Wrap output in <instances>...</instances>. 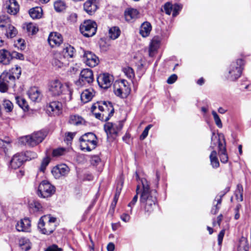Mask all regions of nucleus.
I'll list each match as a JSON object with an SVG mask.
<instances>
[{
	"instance_id": "obj_43",
	"label": "nucleus",
	"mask_w": 251,
	"mask_h": 251,
	"mask_svg": "<svg viewBox=\"0 0 251 251\" xmlns=\"http://www.w3.org/2000/svg\"><path fill=\"white\" fill-rule=\"evenodd\" d=\"M18 105L23 109H26L28 108V104L26 100L22 97H17L16 98Z\"/></svg>"
},
{
	"instance_id": "obj_20",
	"label": "nucleus",
	"mask_w": 251,
	"mask_h": 251,
	"mask_svg": "<svg viewBox=\"0 0 251 251\" xmlns=\"http://www.w3.org/2000/svg\"><path fill=\"white\" fill-rule=\"evenodd\" d=\"M30 226V221L28 218H25L17 222L16 227L18 231L29 232Z\"/></svg>"
},
{
	"instance_id": "obj_19",
	"label": "nucleus",
	"mask_w": 251,
	"mask_h": 251,
	"mask_svg": "<svg viewBox=\"0 0 251 251\" xmlns=\"http://www.w3.org/2000/svg\"><path fill=\"white\" fill-rule=\"evenodd\" d=\"M7 12L11 15L16 14L19 10V5L16 0H9L4 4Z\"/></svg>"
},
{
	"instance_id": "obj_50",
	"label": "nucleus",
	"mask_w": 251,
	"mask_h": 251,
	"mask_svg": "<svg viewBox=\"0 0 251 251\" xmlns=\"http://www.w3.org/2000/svg\"><path fill=\"white\" fill-rule=\"evenodd\" d=\"M65 149L63 148H57L54 149L52 151V156L54 157H59L64 154Z\"/></svg>"
},
{
	"instance_id": "obj_47",
	"label": "nucleus",
	"mask_w": 251,
	"mask_h": 251,
	"mask_svg": "<svg viewBox=\"0 0 251 251\" xmlns=\"http://www.w3.org/2000/svg\"><path fill=\"white\" fill-rule=\"evenodd\" d=\"M123 183V182H122L120 184H118L117 189L116 192L115 194V196H114V200H113V202L112 203V205H115L118 201V198H119V197L120 196V194L121 192V190L122 187Z\"/></svg>"
},
{
	"instance_id": "obj_40",
	"label": "nucleus",
	"mask_w": 251,
	"mask_h": 251,
	"mask_svg": "<svg viewBox=\"0 0 251 251\" xmlns=\"http://www.w3.org/2000/svg\"><path fill=\"white\" fill-rule=\"evenodd\" d=\"M10 20L8 16L2 15L0 16V27L5 28L11 25Z\"/></svg>"
},
{
	"instance_id": "obj_27",
	"label": "nucleus",
	"mask_w": 251,
	"mask_h": 251,
	"mask_svg": "<svg viewBox=\"0 0 251 251\" xmlns=\"http://www.w3.org/2000/svg\"><path fill=\"white\" fill-rule=\"evenodd\" d=\"M151 30V26L150 23L144 22L141 26L140 33L143 37H146L149 36Z\"/></svg>"
},
{
	"instance_id": "obj_12",
	"label": "nucleus",
	"mask_w": 251,
	"mask_h": 251,
	"mask_svg": "<svg viewBox=\"0 0 251 251\" xmlns=\"http://www.w3.org/2000/svg\"><path fill=\"white\" fill-rule=\"evenodd\" d=\"M49 217L47 216L42 217L38 222V227L41 232L44 234H50L53 232L55 229V225L53 223H48L45 222L47 220Z\"/></svg>"
},
{
	"instance_id": "obj_44",
	"label": "nucleus",
	"mask_w": 251,
	"mask_h": 251,
	"mask_svg": "<svg viewBox=\"0 0 251 251\" xmlns=\"http://www.w3.org/2000/svg\"><path fill=\"white\" fill-rule=\"evenodd\" d=\"M123 71L127 77L131 79L134 77V71L131 67H125L123 69Z\"/></svg>"
},
{
	"instance_id": "obj_53",
	"label": "nucleus",
	"mask_w": 251,
	"mask_h": 251,
	"mask_svg": "<svg viewBox=\"0 0 251 251\" xmlns=\"http://www.w3.org/2000/svg\"><path fill=\"white\" fill-rule=\"evenodd\" d=\"M30 206L31 207L35 208L36 211H40L42 210V204L37 201H34L32 202L30 204Z\"/></svg>"
},
{
	"instance_id": "obj_60",
	"label": "nucleus",
	"mask_w": 251,
	"mask_h": 251,
	"mask_svg": "<svg viewBox=\"0 0 251 251\" xmlns=\"http://www.w3.org/2000/svg\"><path fill=\"white\" fill-rule=\"evenodd\" d=\"M45 251H62V249L59 248L57 246L53 245L49 247Z\"/></svg>"
},
{
	"instance_id": "obj_3",
	"label": "nucleus",
	"mask_w": 251,
	"mask_h": 251,
	"mask_svg": "<svg viewBox=\"0 0 251 251\" xmlns=\"http://www.w3.org/2000/svg\"><path fill=\"white\" fill-rule=\"evenodd\" d=\"M91 111L95 117L103 121H107L114 113L111 102L108 101L97 102L91 107Z\"/></svg>"
},
{
	"instance_id": "obj_52",
	"label": "nucleus",
	"mask_w": 251,
	"mask_h": 251,
	"mask_svg": "<svg viewBox=\"0 0 251 251\" xmlns=\"http://www.w3.org/2000/svg\"><path fill=\"white\" fill-rule=\"evenodd\" d=\"M212 114L213 116V118L214 121L215 122L216 125L220 128L222 127V123L221 120L217 114V113L215 111H212Z\"/></svg>"
},
{
	"instance_id": "obj_46",
	"label": "nucleus",
	"mask_w": 251,
	"mask_h": 251,
	"mask_svg": "<svg viewBox=\"0 0 251 251\" xmlns=\"http://www.w3.org/2000/svg\"><path fill=\"white\" fill-rule=\"evenodd\" d=\"M139 190H140V186L139 185H137V188H136V194L134 196L132 201L128 204V206L130 207L131 208V209H130L131 212H132V207L135 204V203H136V202L138 200V195L139 193Z\"/></svg>"
},
{
	"instance_id": "obj_1",
	"label": "nucleus",
	"mask_w": 251,
	"mask_h": 251,
	"mask_svg": "<svg viewBox=\"0 0 251 251\" xmlns=\"http://www.w3.org/2000/svg\"><path fill=\"white\" fill-rule=\"evenodd\" d=\"M142 190L140 197V202L142 206L144 207L145 213L150 214L154 209L156 202V191L151 190L150 186L145 178L141 179Z\"/></svg>"
},
{
	"instance_id": "obj_4",
	"label": "nucleus",
	"mask_w": 251,
	"mask_h": 251,
	"mask_svg": "<svg viewBox=\"0 0 251 251\" xmlns=\"http://www.w3.org/2000/svg\"><path fill=\"white\" fill-rule=\"evenodd\" d=\"M80 147L82 151H90L97 145V138L92 132L85 133L79 139Z\"/></svg>"
},
{
	"instance_id": "obj_42",
	"label": "nucleus",
	"mask_w": 251,
	"mask_h": 251,
	"mask_svg": "<svg viewBox=\"0 0 251 251\" xmlns=\"http://www.w3.org/2000/svg\"><path fill=\"white\" fill-rule=\"evenodd\" d=\"M243 187L241 184H238L237 186V189L235 191V196L236 199L240 201H243Z\"/></svg>"
},
{
	"instance_id": "obj_13",
	"label": "nucleus",
	"mask_w": 251,
	"mask_h": 251,
	"mask_svg": "<svg viewBox=\"0 0 251 251\" xmlns=\"http://www.w3.org/2000/svg\"><path fill=\"white\" fill-rule=\"evenodd\" d=\"M70 172V169L65 164L58 165L53 167L51 173L55 178H59L61 176H67Z\"/></svg>"
},
{
	"instance_id": "obj_10",
	"label": "nucleus",
	"mask_w": 251,
	"mask_h": 251,
	"mask_svg": "<svg viewBox=\"0 0 251 251\" xmlns=\"http://www.w3.org/2000/svg\"><path fill=\"white\" fill-rule=\"evenodd\" d=\"M123 125L120 122L116 123L108 122L104 126L107 138L114 139L118 135V132L121 130Z\"/></svg>"
},
{
	"instance_id": "obj_51",
	"label": "nucleus",
	"mask_w": 251,
	"mask_h": 251,
	"mask_svg": "<svg viewBox=\"0 0 251 251\" xmlns=\"http://www.w3.org/2000/svg\"><path fill=\"white\" fill-rule=\"evenodd\" d=\"M9 87H11V86L4 81L3 80H0V91L1 92H6L8 90Z\"/></svg>"
},
{
	"instance_id": "obj_30",
	"label": "nucleus",
	"mask_w": 251,
	"mask_h": 251,
	"mask_svg": "<svg viewBox=\"0 0 251 251\" xmlns=\"http://www.w3.org/2000/svg\"><path fill=\"white\" fill-rule=\"evenodd\" d=\"M64 59V58L59 53L55 54L52 60V65L57 68H61L63 66Z\"/></svg>"
},
{
	"instance_id": "obj_31",
	"label": "nucleus",
	"mask_w": 251,
	"mask_h": 251,
	"mask_svg": "<svg viewBox=\"0 0 251 251\" xmlns=\"http://www.w3.org/2000/svg\"><path fill=\"white\" fill-rule=\"evenodd\" d=\"M42 10L40 7H35L30 9L29 14L33 19H39L41 18Z\"/></svg>"
},
{
	"instance_id": "obj_7",
	"label": "nucleus",
	"mask_w": 251,
	"mask_h": 251,
	"mask_svg": "<svg viewBox=\"0 0 251 251\" xmlns=\"http://www.w3.org/2000/svg\"><path fill=\"white\" fill-rule=\"evenodd\" d=\"M114 88L115 95L123 98H126L130 93L128 82L124 79L116 82Z\"/></svg>"
},
{
	"instance_id": "obj_14",
	"label": "nucleus",
	"mask_w": 251,
	"mask_h": 251,
	"mask_svg": "<svg viewBox=\"0 0 251 251\" xmlns=\"http://www.w3.org/2000/svg\"><path fill=\"white\" fill-rule=\"evenodd\" d=\"M83 60L87 66L90 67H95L99 62L98 57L90 51L84 52L83 56Z\"/></svg>"
},
{
	"instance_id": "obj_34",
	"label": "nucleus",
	"mask_w": 251,
	"mask_h": 251,
	"mask_svg": "<svg viewBox=\"0 0 251 251\" xmlns=\"http://www.w3.org/2000/svg\"><path fill=\"white\" fill-rule=\"evenodd\" d=\"M5 35L8 38H13L16 36L18 33L16 28L11 25H10L8 26H7V27H5Z\"/></svg>"
},
{
	"instance_id": "obj_35",
	"label": "nucleus",
	"mask_w": 251,
	"mask_h": 251,
	"mask_svg": "<svg viewBox=\"0 0 251 251\" xmlns=\"http://www.w3.org/2000/svg\"><path fill=\"white\" fill-rule=\"evenodd\" d=\"M121 31L117 26H113L109 29V36L113 39H117L120 35Z\"/></svg>"
},
{
	"instance_id": "obj_36",
	"label": "nucleus",
	"mask_w": 251,
	"mask_h": 251,
	"mask_svg": "<svg viewBox=\"0 0 251 251\" xmlns=\"http://www.w3.org/2000/svg\"><path fill=\"white\" fill-rule=\"evenodd\" d=\"M7 72L10 75L14 76L15 79H19L21 75V69L17 65H15Z\"/></svg>"
},
{
	"instance_id": "obj_5",
	"label": "nucleus",
	"mask_w": 251,
	"mask_h": 251,
	"mask_svg": "<svg viewBox=\"0 0 251 251\" xmlns=\"http://www.w3.org/2000/svg\"><path fill=\"white\" fill-rule=\"evenodd\" d=\"M47 135L46 132L39 131L35 132L30 135L22 137L20 139V142L31 147H34L41 143Z\"/></svg>"
},
{
	"instance_id": "obj_55",
	"label": "nucleus",
	"mask_w": 251,
	"mask_h": 251,
	"mask_svg": "<svg viewBox=\"0 0 251 251\" xmlns=\"http://www.w3.org/2000/svg\"><path fill=\"white\" fill-rule=\"evenodd\" d=\"M152 126V125H149L145 128L142 134L140 136V140H143L147 137L148 135L149 131Z\"/></svg>"
},
{
	"instance_id": "obj_64",
	"label": "nucleus",
	"mask_w": 251,
	"mask_h": 251,
	"mask_svg": "<svg viewBox=\"0 0 251 251\" xmlns=\"http://www.w3.org/2000/svg\"><path fill=\"white\" fill-rule=\"evenodd\" d=\"M121 218L125 222H127L130 220V216L128 214L124 213L121 215Z\"/></svg>"
},
{
	"instance_id": "obj_9",
	"label": "nucleus",
	"mask_w": 251,
	"mask_h": 251,
	"mask_svg": "<svg viewBox=\"0 0 251 251\" xmlns=\"http://www.w3.org/2000/svg\"><path fill=\"white\" fill-rule=\"evenodd\" d=\"M80 32L86 37L94 36L97 31V25L94 21L91 20L85 21L80 25Z\"/></svg>"
},
{
	"instance_id": "obj_29",
	"label": "nucleus",
	"mask_w": 251,
	"mask_h": 251,
	"mask_svg": "<svg viewBox=\"0 0 251 251\" xmlns=\"http://www.w3.org/2000/svg\"><path fill=\"white\" fill-rule=\"evenodd\" d=\"M69 123L71 125L77 126L84 124L85 121L81 116L73 115L70 116Z\"/></svg>"
},
{
	"instance_id": "obj_11",
	"label": "nucleus",
	"mask_w": 251,
	"mask_h": 251,
	"mask_svg": "<svg viewBox=\"0 0 251 251\" xmlns=\"http://www.w3.org/2000/svg\"><path fill=\"white\" fill-rule=\"evenodd\" d=\"M94 79L93 71L89 69H85L81 71L79 79L76 81L75 83L77 85L91 84L93 82Z\"/></svg>"
},
{
	"instance_id": "obj_23",
	"label": "nucleus",
	"mask_w": 251,
	"mask_h": 251,
	"mask_svg": "<svg viewBox=\"0 0 251 251\" xmlns=\"http://www.w3.org/2000/svg\"><path fill=\"white\" fill-rule=\"evenodd\" d=\"M95 92L93 89H88L83 91L81 94L80 99L83 103L90 101L95 96Z\"/></svg>"
},
{
	"instance_id": "obj_63",
	"label": "nucleus",
	"mask_w": 251,
	"mask_h": 251,
	"mask_svg": "<svg viewBox=\"0 0 251 251\" xmlns=\"http://www.w3.org/2000/svg\"><path fill=\"white\" fill-rule=\"evenodd\" d=\"M75 134V133L68 132L66 135L65 140L68 141L72 140Z\"/></svg>"
},
{
	"instance_id": "obj_48",
	"label": "nucleus",
	"mask_w": 251,
	"mask_h": 251,
	"mask_svg": "<svg viewBox=\"0 0 251 251\" xmlns=\"http://www.w3.org/2000/svg\"><path fill=\"white\" fill-rule=\"evenodd\" d=\"M3 106L7 112H11L13 108V103L10 100H3Z\"/></svg>"
},
{
	"instance_id": "obj_33",
	"label": "nucleus",
	"mask_w": 251,
	"mask_h": 251,
	"mask_svg": "<svg viewBox=\"0 0 251 251\" xmlns=\"http://www.w3.org/2000/svg\"><path fill=\"white\" fill-rule=\"evenodd\" d=\"M217 155V152L215 151H213L209 156L211 165L214 168L219 167L220 165Z\"/></svg>"
},
{
	"instance_id": "obj_21",
	"label": "nucleus",
	"mask_w": 251,
	"mask_h": 251,
	"mask_svg": "<svg viewBox=\"0 0 251 251\" xmlns=\"http://www.w3.org/2000/svg\"><path fill=\"white\" fill-rule=\"evenodd\" d=\"M97 8L96 0H88L84 4V9L89 15L93 14Z\"/></svg>"
},
{
	"instance_id": "obj_16",
	"label": "nucleus",
	"mask_w": 251,
	"mask_h": 251,
	"mask_svg": "<svg viewBox=\"0 0 251 251\" xmlns=\"http://www.w3.org/2000/svg\"><path fill=\"white\" fill-rule=\"evenodd\" d=\"M97 80L99 86L103 89H107L112 84V78L108 74H100Z\"/></svg>"
},
{
	"instance_id": "obj_57",
	"label": "nucleus",
	"mask_w": 251,
	"mask_h": 251,
	"mask_svg": "<svg viewBox=\"0 0 251 251\" xmlns=\"http://www.w3.org/2000/svg\"><path fill=\"white\" fill-rule=\"evenodd\" d=\"M77 18V14L75 13H71L68 17L67 19L71 23H74L76 22Z\"/></svg>"
},
{
	"instance_id": "obj_15",
	"label": "nucleus",
	"mask_w": 251,
	"mask_h": 251,
	"mask_svg": "<svg viewBox=\"0 0 251 251\" xmlns=\"http://www.w3.org/2000/svg\"><path fill=\"white\" fill-rule=\"evenodd\" d=\"M163 8L166 14L170 15L172 13L173 16L175 17L178 14L182 6L177 3L173 5L171 2H167L164 4Z\"/></svg>"
},
{
	"instance_id": "obj_18",
	"label": "nucleus",
	"mask_w": 251,
	"mask_h": 251,
	"mask_svg": "<svg viewBox=\"0 0 251 251\" xmlns=\"http://www.w3.org/2000/svg\"><path fill=\"white\" fill-rule=\"evenodd\" d=\"M25 161V157L24 153H18L15 154L10 162L11 167L14 169L21 167Z\"/></svg>"
},
{
	"instance_id": "obj_49",
	"label": "nucleus",
	"mask_w": 251,
	"mask_h": 251,
	"mask_svg": "<svg viewBox=\"0 0 251 251\" xmlns=\"http://www.w3.org/2000/svg\"><path fill=\"white\" fill-rule=\"evenodd\" d=\"M24 154L25 155V161L34 159L37 156V155L35 152L31 151H27L24 153Z\"/></svg>"
},
{
	"instance_id": "obj_17",
	"label": "nucleus",
	"mask_w": 251,
	"mask_h": 251,
	"mask_svg": "<svg viewBox=\"0 0 251 251\" xmlns=\"http://www.w3.org/2000/svg\"><path fill=\"white\" fill-rule=\"evenodd\" d=\"M63 42L61 35L57 32H51L48 37V42L50 45L53 48L59 46Z\"/></svg>"
},
{
	"instance_id": "obj_24",
	"label": "nucleus",
	"mask_w": 251,
	"mask_h": 251,
	"mask_svg": "<svg viewBox=\"0 0 251 251\" xmlns=\"http://www.w3.org/2000/svg\"><path fill=\"white\" fill-rule=\"evenodd\" d=\"M138 11L134 8H128L125 12V17L126 21L132 22L138 17Z\"/></svg>"
},
{
	"instance_id": "obj_61",
	"label": "nucleus",
	"mask_w": 251,
	"mask_h": 251,
	"mask_svg": "<svg viewBox=\"0 0 251 251\" xmlns=\"http://www.w3.org/2000/svg\"><path fill=\"white\" fill-rule=\"evenodd\" d=\"M225 230L224 229L222 230L219 233L218 236V244L220 245L223 241V237L225 235Z\"/></svg>"
},
{
	"instance_id": "obj_22",
	"label": "nucleus",
	"mask_w": 251,
	"mask_h": 251,
	"mask_svg": "<svg viewBox=\"0 0 251 251\" xmlns=\"http://www.w3.org/2000/svg\"><path fill=\"white\" fill-rule=\"evenodd\" d=\"M29 99L33 101L38 102L41 99V94L38 88L31 87L28 91Z\"/></svg>"
},
{
	"instance_id": "obj_59",
	"label": "nucleus",
	"mask_w": 251,
	"mask_h": 251,
	"mask_svg": "<svg viewBox=\"0 0 251 251\" xmlns=\"http://www.w3.org/2000/svg\"><path fill=\"white\" fill-rule=\"evenodd\" d=\"M218 141L219 153H222V152L226 151L225 145H223L221 142L220 139H218Z\"/></svg>"
},
{
	"instance_id": "obj_2",
	"label": "nucleus",
	"mask_w": 251,
	"mask_h": 251,
	"mask_svg": "<svg viewBox=\"0 0 251 251\" xmlns=\"http://www.w3.org/2000/svg\"><path fill=\"white\" fill-rule=\"evenodd\" d=\"M49 91L52 96H62L65 101L72 100L73 90L69 83L63 84L58 79L52 80L49 84Z\"/></svg>"
},
{
	"instance_id": "obj_6",
	"label": "nucleus",
	"mask_w": 251,
	"mask_h": 251,
	"mask_svg": "<svg viewBox=\"0 0 251 251\" xmlns=\"http://www.w3.org/2000/svg\"><path fill=\"white\" fill-rule=\"evenodd\" d=\"M243 65L244 62L242 59H239L236 62H233L228 68V78L230 80L234 81L240 77Z\"/></svg>"
},
{
	"instance_id": "obj_62",
	"label": "nucleus",
	"mask_w": 251,
	"mask_h": 251,
	"mask_svg": "<svg viewBox=\"0 0 251 251\" xmlns=\"http://www.w3.org/2000/svg\"><path fill=\"white\" fill-rule=\"evenodd\" d=\"M100 161V158L98 156H94L91 158V163L94 165H97Z\"/></svg>"
},
{
	"instance_id": "obj_41",
	"label": "nucleus",
	"mask_w": 251,
	"mask_h": 251,
	"mask_svg": "<svg viewBox=\"0 0 251 251\" xmlns=\"http://www.w3.org/2000/svg\"><path fill=\"white\" fill-rule=\"evenodd\" d=\"M159 42L155 39H153L150 44L149 49V54L151 56V53L154 51L156 50L159 47Z\"/></svg>"
},
{
	"instance_id": "obj_39",
	"label": "nucleus",
	"mask_w": 251,
	"mask_h": 251,
	"mask_svg": "<svg viewBox=\"0 0 251 251\" xmlns=\"http://www.w3.org/2000/svg\"><path fill=\"white\" fill-rule=\"evenodd\" d=\"M66 4L61 0H58L54 3V7L56 11L61 12L66 9Z\"/></svg>"
},
{
	"instance_id": "obj_56",
	"label": "nucleus",
	"mask_w": 251,
	"mask_h": 251,
	"mask_svg": "<svg viewBox=\"0 0 251 251\" xmlns=\"http://www.w3.org/2000/svg\"><path fill=\"white\" fill-rule=\"evenodd\" d=\"M221 161L223 163H226L228 161V156L226 152H222L219 153Z\"/></svg>"
},
{
	"instance_id": "obj_28",
	"label": "nucleus",
	"mask_w": 251,
	"mask_h": 251,
	"mask_svg": "<svg viewBox=\"0 0 251 251\" xmlns=\"http://www.w3.org/2000/svg\"><path fill=\"white\" fill-rule=\"evenodd\" d=\"M75 53V48L70 45H67L62 51L64 58H73Z\"/></svg>"
},
{
	"instance_id": "obj_37",
	"label": "nucleus",
	"mask_w": 251,
	"mask_h": 251,
	"mask_svg": "<svg viewBox=\"0 0 251 251\" xmlns=\"http://www.w3.org/2000/svg\"><path fill=\"white\" fill-rule=\"evenodd\" d=\"M19 245L22 249L27 251L31 248V243L29 239L26 238H22L19 240Z\"/></svg>"
},
{
	"instance_id": "obj_25",
	"label": "nucleus",
	"mask_w": 251,
	"mask_h": 251,
	"mask_svg": "<svg viewBox=\"0 0 251 251\" xmlns=\"http://www.w3.org/2000/svg\"><path fill=\"white\" fill-rule=\"evenodd\" d=\"M12 59L10 52L5 50H0V62L3 65H7Z\"/></svg>"
},
{
	"instance_id": "obj_32",
	"label": "nucleus",
	"mask_w": 251,
	"mask_h": 251,
	"mask_svg": "<svg viewBox=\"0 0 251 251\" xmlns=\"http://www.w3.org/2000/svg\"><path fill=\"white\" fill-rule=\"evenodd\" d=\"M49 107L55 114L59 115L61 113L62 104L59 101H52L50 103Z\"/></svg>"
},
{
	"instance_id": "obj_8",
	"label": "nucleus",
	"mask_w": 251,
	"mask_h": 251,
	"mask_svg": "<svg viewBox=\"0 0 251 251\" xmlns=\"http://www.w3.org/2000/svg\"><path fill=\"white\" fill-rule=\"evenodd\" d=\"M55 192L54 186L48 181L43 180L39 185L37 194L40 197L47 198L51 197Z\"/></svg>"
},
{
	"instance_id": "obj_38",
	"label": "nucleus",
	"mask_w": 251,
	"mask_h": 251,
	"mask_svg": "<svg viewBox=\"0 0 251 251\" xmlns=\"http://www.w3.org/2000/svg\"><path fill=\"white\" fill-rule=\"evenodd\" d=\"M249 248L247 239L245 238H242L240 240L238 251H248Z\"/></svg>"
},
{
	"instance_id": "obj_26",
	"label": "nucleus",
	"mask_w": 251,
	"mask_h": 251,
	"mask_svg": "<svg viewBox=\"0 0 251 251\" xmlns=\"http://www.w3.org/2000/svg\"><path fill=\"white\" fill-rule=\"evenodd\" d=\"M0 80H3L13 87L15 85V79L14 76L10 75L7 72H4L0 75Z\"/></svg>"
},
{
	"instance_id": "obj_58",
	"label": "nucleus",
	"mask_w": 251,
	"mask_h": 251,
	"mask_svg": "<svg viewBox=\"0 0 251 251\" xmlns=\"http://www.w3.org/2000/svg\"><path fill=\"white\" fill-rule=\"evenodd\" d=\"M177 78V76L176 74L172 75L168 78V79L167 80V82L168 84H173L176 80Z\"/></svg>"
},
{
	"instance_id": "obj_45",
	"label": "nucleus",
	"mask_w": 251,
	"mask_h": 251,
	"mask_svg": "<svg viewBox=\"0 0 251 251\" xmlns=\"http://www.w3.org/2000/svg\"><path fill=\"white\" fill-rule=\"evenodd\" d=\"M26 30L29 33L34 34L38 31V28L32 23L26 24Z\"/></svg>"
},
{
	"instance_id": "obj_54",
	"label": "nucleus",
	"mask_w": 251,
	"mask_h": 251,
	"mask_svg": "<svg viewBox=\"0 0 251 251\" xmlns=\"http://www.w3.org/2000/svg\"><path fill=\"white\" fill-rule=\"evenodd\" d=\"M50 162V158L49 157L44 158L41 163L40 171L44 172L46 169V167L48 165Z\"/></svg>"
}]
</instances>
